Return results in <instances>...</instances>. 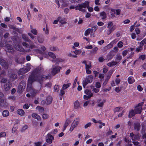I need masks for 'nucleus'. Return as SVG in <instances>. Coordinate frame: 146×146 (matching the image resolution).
<instances>
[{
	"label": "nucleus",
	"instance_id": "14",
	"mask_svg": "<svg viewBox=\"0 0 146 146\" xmlns=\"http://www.w3.org/2000/svg\"><path fill=\"white\" fill-rule=\"evenodd\" d=\"M70 122V119L68 118L66 120L64 125V128L63 131H64L66 129V127Z\"/></svg>",
	"mask_w": 146,
	"mask_h": 146
},
{
	"label": "nucleus",
	"instance_id": "54",
	"mask_svg": "<svg viewBox=\"0 0 146 146\" xmlns=\"http://www.w3.org/2000/svg\"><path fill=\"white\" fill-rule=\"evenodd\" d=\"M90 100H88L86 101L84 104L83 106L84 107L87 106L88 104L90 103Z\"/></svg>",
	"mask_w": 146,
	"mask_h": 146
},
{
	"label": "nucleus",
	"instance_id": "56",
	"mask_svg": "<svg viewBox=\"0 0 146 146\" xmlns=\"http://www.w3.org/2000/svg\"><path fill=\"white\" fill-rule=\"evenodd\" d=\"M92 123L91 122H89L86 124L84 126V128L85 129H86L89 127L91 125Z\"/></svg>",
	"mask_w": 146,
	"mask_h": 146
},
{
	"label": "nucleus",
	"instance_id": "17",
	"mask_svg": "<svg viewBox=\"0 0 146 146\" xmlns=\"http://www.w3.org/2000/svg\"><path fill=\"white\" fill-rule=\"evenodd\" d=\"M141 127V125L139 123H135L134 124V129L137 131H139Z\"/></svg>",
	"mask_w": 146,
	"mask_h": 146
},
{
	"label": "nucleus",
	"instance_id": "64",
	"mask_svg": "<svg viewBox=\"0 0 146 146\" xmlns=\"http://www.w3.org/2000/svg\"><path fill=\"white\" fill-rule=\"evenodd\" d=\"M105 59L103 58L102 57H100L98 58V60L100 62H102Z\"/></svg>",
	"mask_w": 146,
	"mask_h": 146
},
{
	"label": "nucleus",
	"instance_id": "1",
	"mask_svg": "<svg viewBox=\"0 0 146 146\" xmlns=\"http://www.w3.org/2000/svg\"><path fill=\"white\" fill-rule=\"evenodd\" d=\"M48 78V76L41 74L38 70H35L32 72L28 79L27 86L32 87L33 83L36 81L41 84Z\"/></svg>",
	"mask_w": 146,
	"mask_h": 146
},
{
	"label": "nucleus",
	"instance_id": "58",
	"mask_svg": "<svg viewBox=\"0 0 146 146\" xmlns=\"http://www.w3.org/2000/svg\"><path fill=\"white\" fill-rule=\"evenodd\" d=\"M2 77H1V83H5L7 82V80L6 78H2Z\"/></svg>",
	"mask_w": 146,
	"mask_h": 146
},
{
	"label": "nucleus",
	"instance_id": "13",
	"mask_svg": "<svg viewBox=\"0 0 146 146\" xmlns=\"http://www.w3.org/2000/svg\"><path fill=\"white\" fill-rule=\"evenodd\" d=\"M134 110L135 111L136 114H140L141 113L142 110V108L141 107H139L138 106H136L134 109Z\"/></svg>",
	"mask_w": 146,
	"mask_h": 146
},
{
	"label": "nucleus",
	"instance_id": "40",
	"mask_svg": "<svg viewBox=\"0 0 146 146\" xmlns=\"http://www.w3.org/2000/svg\"><path fill=\"white\" fill-rule=\"evenodd\" d=\"M31 32L34 35H36L37 34V31L35 29H32Z\"/></svg>",
	"mask_w": 146,
	"mask_h": 146
},
{
	"label": "nucleus",
	"instance_id": "46",
	"mask_svg": "<svg viewBox=\"0 0 146 146\" xmlns=\"http://www.w3.org/2000/svg\"><path fill=\"white\" fill-rule=\"evenodd\" d=\"M76 126H75V125L73 124V123H72L71 125V127H70V131L72 132L73 131L74 129L76 127Z\"/></svg>",
	"mask_w": 146,
	"mask_h": 146
},
{
	"label": "nucleus",
	"instance_id": "29",
	"mask_svg": "<svg viewBox=\"0 0 146 146\" xmlns=\"http://www.w3.org/2000/svg\"><path fill=\"white\" fill-rule=\"evenodd\" d=\"M17 75L15 73L12 74L10 76V78L12 79L13 81L16 79L17 78Z\"/></svg>",
	"mask_w": 146,
	"mask_h": 146
},
{
	"label": "nucleus",
	"instance_id": "5",
	"mask_svg": "<svg viewBox=\"0 0 146 146\" xmlns=\"http://www.w3.org/2000/svg\"><path fill=\"white\" fill-rule=\"evenodd\" d=\"M106 102V100H104L103 101H102L101 99H99L96 101V103L97 104L96 106V107L102 108L104 105V103Z\"/></svg>",
	"mask_w": 146,
	"mask_h": 146
},
{
	"label": "nucleus",
	"instance_id": "33",
	"mask_svg": "<svg viewBox=\"0 0 146 146\" xmlns=\"http://www.w3.org/2000/svg\"><path fill=\"white\" fill-rule=\"evenodd\" d=\"M91 31V30L90 28L87 29L85 31L84 35L85 36H87L89 35Z\"/></svg>",
	"mask_w": 146,
	"mask_h": 146
},
{
	"label": "nucleus",
	"instance_id": "55",
	"mask_svg": "<svg viewBox=\"0 0 146 146\" xmlns=\"http://www.w3.org/2000/svg\"><path fill=\"white\" fill-rule=\"evenodd\" d=\"M41 142L38 141L37 142H35L34 143V146H41Z\"/></svg>",
	"mask_w": 146,
	"mask_h": 146
},
{
	"label": "nucleus",
	"instance_id": "4",
	"mask_svg": "<svg viewBox=\"0 0 146 146\" xmlns=\"http://www.w3.org/2000/svg\"><path fill=\"white\" fill-rule=\"evenodd\" d=\"M5 50L6 52L10 53L12 54H13L15 51L12 45L9 44H7L5 45Z\"/></svg>",
	"mask_w": 146,
	"mask_h": 146
},
{
	"label": "nucleus",
	"instance_id": "12",
	"mask_svg": "<svg viewBox=\"0 0 146 146\" xmlns=\"http://www.w3.org/2000/svg\"><path fill=\"white\" fill-rule=\"evenodd\" d=\"M129 137L133 141L136 140L138 139V135L137 134H134L133 132L130 133Z\"/></svg>",
	"mask_w": 146,
	"mask_h": 146
},
{
	"label": "nucleus",
	"instance_id": "50",
	"mask_svg": "<svg viewBox=\"0 0 146 146\" xmlns=\"http://www.w3.org/2000/svg\"><path fill=\"white\" fill-rule=\"evenodd\" d=\"M50 49L51 51H55L57 50L58 48L56 47L51 46L50 47Z\"/></svg>",
	"mask_w": 146,
	"mask_h": 146
},
{
	"label": "nucleus",
	"instance_id": "10",
	"mask_svg": "<svg viewBox=\"0 0 146 146\" xmlns=\"http://www.w3.org/2000/svg\"><path fill=\"white\" fill-rule=\"evenodd\" d=\"M0 63L2 67L5 69L8 68V65L5 60L3 59H1L0 60Z\"/></svg>",
	"mask_w": 146,
	"mask_h": 146
},
{
	"label": "nucleus",
	"instance_id": "26",
	"mask_svg": "<svg viewBox=\"0 0 146 146\" xmlns=\"http://www.w3.org/2000/svg\"><path fill=\"white\" fill-rule=\"evenodd\" d=\"M10 88V86L9 84L6 83L4 86V88L5 91H8Z\"/></svg>",
	"mask_w": 146,
	"mask_h": 146
},
{
	"label": "nucleus",
	"instance_id": "30",
	"mask_svg": "<svg viewBox=\"0 0 146 146\" xmlns=\"http://www.w3.org/2000/svg\"><path fill=\"white\" fill-rule=\"evenodd\" d=\"M71 84L70 83H68L66 84H64L63 85L62 89L63 90H66L71 85Z\"/></svg>",
	"mask_w": 146,
	"mask_h": 146
},
{
	"label": "nucleus",
	"instance_id": "3",
	"mask_svg": "<svg viewBox=\"0 0 146 146\" xmlns=\"http://www.w3.org/2000/svg\"><path fill=\"white\" fill-rule=\"evenodd\" d=\"M93 77L92 75H90L86 77L82 82L83 86L84 88L88 84L91 83L93 80Z\"/></svg>",
	"mask_w": 146,
	"mask_h": 146
},
{
	"label": "nucleus",
	"instance_id": "37",
	"mask_svg": "<svg viewBox=\"0 0 146 146\" xmlns=\"http://www.w3.org/2000/svg\"><path fill=\"white\" fill-rule=\"evenodd\" d=\"M122 108L121 107H118L115 108L113 109V111L114 113L119 111H120V109Z\"/></svg>",
	"mask_w": 146,
	"mask_h": 146
},
{
	"label": "nucleus",
	"instance_id": "63",
	"mask_svg": "<svg viewBox=\"0 0 146 146\" xmlns=\"http://www.w3.org/2000/svg\"><path fill=\"white\" fill-rule=\"evenodd\" d=\"M120 81V79L116 78L115 79V82L117 85H118L119 84Z\"/></svg>",
	"mask_w": 146,
	"mask_h": 146
},
{
	"label": "nucleus",
	"instance_id": "49",
	"mask_svg": "<svg viewBox=\"0 0 146 146\" xmlns=\"http://www.w3.org/2000/svg\"><path fill=\"white\" fill-rule=\"evenodd\" d=\"M28 128V126L27 125H26L23 126L21 130V131L23 132L25 131L26 129H27Z\"/></svg>",
	"mask_w": 146,
	"mask_h": 146
},
{
	"label": "nucleus",
	"instance_id": "2",
	"mask_svg": "<svg viewBox=\"0 0 146 146\" xmlns=\"http://www.w3.org/2000/svg\"><path fill=\"white\" fill-rule=\"evenodd\" d=\"M89 6V3L88 1H85V2L81 4H79L75 7L76 10H79L84 13L85 12L86 10L85 9H82L83 8H88Z\"/></svg>",
	"mask_w": 146,
	"mask_h": 146
},
{
	"label": "nucleus",
	"instance_id": "41",
	"mask_svg": "<svg viewBox=\"0 0 146 146\" xmlns=\"http://www.w3.org/2000/svg\"><path fill=\"white\" fill-rule=\"evenodd\" d=\"M92 67L91 63L90 62L89 64H86L85 65V69H91Z\"/></svg>",
	"mask_w": 146,
	"mask_h": 146
},
{
	"label": "nucleus",
	"instance_id": "35",
	"mask_svg": "<svg viewBox=\"0 0 146 146\" xmlns=\"http://www.w3.org/2000/svg\"><path fill=\"white\" fill-rule=\"evenodd\" d=\"M146 44V38H145L140 43L139 46L143 47L144 44Z\"/></svg>",
	"mask_w": 146,
	"mask_h": 146
},
{
	"label": "nucleus",
	"instance_id": "11",
	"mask_svg": "<svg viewBox=\"0 0 146 146\" xmlns=\"http://www.w3.org/2000/svg\"><path fill=\"white\" fill-rule=\"evenodd\" d=\"M74 109H78L80 108V104L79 101L76 100L74 102Z\"/></svg>",
	"mask_w": 146,
	"mask_h": 146
},
{
	"label": "nucleus",
	"instance_id": "43",
	"mask_svg": "<svg viewBox=\"0 0 146 146\" xmlns=\"http://www.w3.org/2000/svg\"><path fill=\"white\" fill-rule=\"evenodd\" d=\"M6 73L5 71V70H2L0 74V78H1V77H3L5 75Z\"/></svg>",
	"mask_w": 146,
	"mask_h": 146
},
{
	"label": "nucleus",
	"instance_id": "23",
	"mask_svg": "<svg viewBox=\"0 0 146 146\" xmlns=\"http://www.w3.org/2000/svg\"><path fill=\"white\" fill-rule=\"evenodd\" d=\"M85 94L88 96H90L92 95V97L93 96V94L92 92L90 90L88 89H86L84 91Z\"/></svg>",
	"mask_w": 146,
	"mask_h": 146
},
{
	"label": "nucleus",
	"instance_id": "51",
	"mask_svg": "<svg viewBox=\"0 0 146 146\" xmlns=\"http://www.w3.org/2000/svg\"><path fill=\"white\" fill-rule=\"evenodd\" d=\"M128 50H126L123 51L122 52V55L123 56H125L127 54Z\"/></svg>",
	"mask_w": 146,
	"mask_h": 146
},
{
	"label": "nucleus",
	"instance_id": "21",
	"mask_svg": "<svg viewBox=\"0 0 146 146\" xmlns=\"http://www.w3.org/2000/svg\"><path fill=\"white\" fill-rule=\"evenodd\" d=\"M127 81L129 84H131L135 82V80L133 76H130L128 78Z\"/></svg>",
	"mask_w": 146,
	"mask_h": 146
},
{
	"label": "nucleus",
	"instance_id": "20",
	"mask_svg": "<svg viewBox=\"0 0 146 146\" xmlns=\"http://www.w3.org/2000/svg\"><path fill=\"white\" fill-rule=\"evenodd\" d=\"M113 71L112 70H109L108 72L106 74V78L109 79L111 77Z\"/></svg>",
	"mask_w": 146,
	"mask_h": 146
},
{
	"label": "nucleus",
	"instance_id": "42",
	"mask_svg": "<svg viewBox=\"0 0 146 146\" xmlns=\"http://www.w3.org/2000/svg\"><path fill=\"white\" fill-rule=\"evenodd\" d=\"M142 49L143 47L141 46H139L138 47L136 48L135 51L137 52H140L142 50Z\"/></svg>",
	"mask_w": 146,
	"mask_h": 146
},
{
	"label": "nucleus",
	"instance_id": "34",
	"mask_svg": "<svg viewBox=\"0 0 146 146\" xmlns=\"http://www.w3.org/2000/svg\"><path fill=\"white\" fill-rule=\"evenodd\" d=\"M48 54L50 57L53 59H55L56 58L55 54L52 52H49L48 53Z\"/></svg>",
	"mask_w": 146,
	"mask_h": 146
},
{
	"label": "nucleus",
	"instance_id": "52",
	"mask_svg": "<svg viewBox=\"0 0 146 146\" xmlns=\"http://www.w3.org/2000/svg\"><path fill=\"white\" fill-rule=\"evenodd\" d=\"M122 59V56L120 55H117L116 56V58L115 60H120Z\"/></svg>",
	"mask_w": 146,
	"mask_h": 146
},
{
	"label": "nucleus",
	"instance_id": "62",
	"mask_svg": "<svg viewBox=\"0 0 146 146\" xmlns=\"http://www.w3.org/2000/svg\"><path fill=\"white\" fill-rule=\"evenodd\" d=\"M22 45L26 48H28L29 47V45L28 44L25 42H23L22 43Z\"/></svg>",
	"mask_w": 146,
	"mask_h": 146
},
{
	"label": "nucleus",
	"instance_id": "47",
	"mask_svg": "<svg viewBox=\"0 0 146 146\" xmlns=\"http://www.w3.org/2000/svg\"><path fill=\"white\" fill-rule=\"evenodd\" d=\"M6 136V133L5 132H1L0 133V138L4 137Z\"/></svg>",
	"mask_w": 146,
	"mask_h": 146
},
{
	"label": "nucleus",
	"instance_id": "32",
	"mask_svg": "<svg viewBox=\"0 0 146 146\" xmlns=\"http://www.w3.org/2000/svg\"><path fill=\"white\" fill-rule=\"evenodd\" d=\"M37 108L38 109L40 113H42L44 112V109L43 107L38 106L36 108V109H37Z\"/></svg>",
	"mask_w": 146,
	"mask_h": 146
},
{
	"label": "nucleus",
	"instance_id": "60",
	"mask_svg": "<svg viewBox=\"0 0 146 146\" xmlns=\"http://www.w3.org/2000/svg\"><path fill=\"white\" fill-rule=\"evenodd\" d=\"M74 52L76 54H80L81 52V50H75V51H74Z\"/></svg>",
	"mask_w": 146,
	"mask_h": 146
},
{
	"label": "nucleus",
	"instance_id": "53",
	"mask_svg": "<svg viewBox=\"0 0 146 146\" xmlns=\"http://www.w3.org/2000/svg\"><path fill=\"white\" fill-rule=\"evenodd\" d=\"M54 90L55 91L58 92L59 90V89L58 85H55L54 86Z\"/></svg>",
	"mask_w": 146,
	"mask_h": 146
},
{
	"label": "nucleus",
	"instance_id": "25",
	"mask_svg": "<svg viewBox=\"0 0 146 146\" xmlns=\"http://www.w3.org/2000/svg\"><path fill=\"white\" fill-rule=\"evenodd\" d=\"M22 37L24 40L26 42H29L30 41V40L28 36L25 34H23L22 35Z\"/></svg>",
	"mask_w": 146,
	"mask_h": 146
},
{
	"label": "nucleus",
	"instance_id": "9",
	"mask_svg": "<svg viewBox=\"0 0 146 146\" xmlns=\"http://www.w3.org/2000/svg\"><path fill=\"white\" fill-rule=\"evenodd\" d=\"M29 70L24 68H21L18 71V74L20 75L23 74L27 72Z\"/></svg>",
	"mask_w": 146,
	"mask_h": 146
},
{
	"label": "nucleus",
	"instance_id": "59",
	"mask_svg": "<svg viewBox=\"0 0 146 146\" xmlns=\"http://www.w3.org/2000/svg\"><path fill=\"white\" fill-rule=\"evenodd\" d=\"M98 50V48L97 47H95L92 50V52L93 53H96V52Z\"/></svg>",
	"mask_w": 146,
	"mask_h": 146
},
{
	"label": "nucleus",
	"instance_id": "18",
	"mask_svg": "<svg viewBox=\"0 0 146 146\" xmlns=\"http://www.w3.org/2000/svg\"><path fill=\"white\" fill-rule=\"evenodd\" d=\"M111 11L112 12L114 13H115L117 15H119L121 11V10L120 9H111Z\"/></svg>",
	"mask_w": 146,
	"mask_h": 146
},
{
	"label": "nucleus",
	"instance_id": "48",
	"mask_svg": "<svg viewBox=\"0 0 146 146\" xmlns=\"http://www.w3.org/2000/svg\"><path fill=\"white\" fill-rule=\"evenodd\" d=\"M47 136L48 137V139H52V140H53L54 139V137L51 135L49 133H48L47 135Z\"/></svg>",
	"mask_w": 146,
	"mask_h": 146
},
{
	"label": "nucleus",
	"instance_id": "24",
	"mask_svg": "<svg viewBox=\"0 0 146 146\" xmlns=\"http://www.w3.org/2000/svg\"><path fill=\"white\" fill-rule=\"evenodd\" d=\"M113 23L112 22H110L108 23L107 27L110 29L112 28L113 30H114L115 29V28L113 26Z\"/></svg>",
	"mask_w": 146,
	"mask_h": 146
},
{
	"label": "nucleus",
	"instance_id": "31",
	"mask_svg": "<svg viewBox=\"0 0 146 146\" xmlns=\"http://www.w3.org/2000/svg\"><path fill=\"white\" fill-rule=\"evenodd\" d=\"M9 115V113L8 111L4 110L2 113V115L4 117H6L8 116Z\"/></svg>",
	"mask_w": 146,
	"mask_h": 146
},
{
	"label": "nucleus",
	"instance_id": "15",
	"mask_svg": "<svg viewBox=\"0 0 146 146\" xmlns=\"http://www.w3.org/2000/svg\"><path fill=\"white\" fill-rule=\"evenodd\" d=\"M136 114L134 110H131L129 111V114L128 115V117L131 118Z\"/></svg>",
	"mask_w": 146,
	"mask_h": 146
},
{
	"label": "nucleus",
	"instance_id": "19",
	"mask_svg": "<svg viewBox=\"0 0 146 146\" xmlns=\"http://www.w3.org/2000/svg\"><path fill=\"white\" fill-rule=\"evenodd\" d=\"M32 116L33 117L36 119L38 121L40 120L41 118L38 114L36 113H33L32 114Z\"/></svg>",
	"mask_w": 146,
	"mask_h": 146
},
{
	"label": "nucleus",
	"instance_id": "8",
	"mask_svg": "<svg viewBox=\"0 0 146 146\" xmlns=\"http://www.w3.org/2000/svg\"><path fill=\"white\" fill-rule=\"evenodd\" d=\"M25 84L23 82H21L18 86L17 92L18 93H21L23 90L25 88Z\"/></svg>",
	"mask_w": 146,
	"mask_h": 146
},
{
	"label": "nucleus",
	"instance_id": "16",
	"mask_svg": "<svg viewBox=\"0 0 146 146\" xmlns=\"http://www.w3.org/2000/svg\"><path fill=\"white\" fill-rule=\"evenodd\" d=\"M115 55V52L114 51L112 50L110 51L108 54L107 56V58L109 59H112L114 56Z\"/></svg>",
	"mask_w": 146,
	"mask_h": 146
},
{
	"label": "nucleus",
	"instance_id": "27",
	"mask_svg": "<svg viewBox=\"0 0 146 146\" xmlns=\"http://www.w3.org/2000/svg\"><path fill=\"white\" fill-rule=\"evenodd\" d=\"M79 123V118H77L75 119L72 123H73L74 125L77 126L78 125Z\"/></svg>",
	"mask_w": 146,
	"mask_h": 146
},
{
	"label": "nucleus",
	"instance_id": "28",
	"mask_svg": "<svg viewBox=\"0 0 146 146\" xmlns=\"http://www.w3.org/2000/svg\"><path fill=\"white\" fill-rule=\"evenodd\" d=\"M17 113L20 115H23L25 113V112L23 110L21 109H18L17 111Z\"/></svg>",
	"mask_w": 146,
	"mask_h": 146
},
{
	"label": "nucleus",
	"instance_id": "7",
	"mask_svg": "<svg viewBox=\"0 0 146 146\" xmlns=\"http://www.w3.org/2000/svg\"><path fill=\"white\" fill-rule=\"evenodd\" d=\"M52 97L50 96H48L47 97L46 101L42 100L41 103L43 104H46L47 105H49L52 103Z\"/></svg>",
	"mask_w": 146,
	"mask_h": 146
},
{
	"label": "nucleus",
	"instance_id": "39",
	"mask_svg": "<svg viewBox=\"0 0 146 146\" xmlns=\"http://www.w3.org/2000/svg\"><path fill=\"white\" fill-rule=\"evenodd\" d=\"M18 49H17V50L22 52H23L25 51V50L22 46H21L19 45H18Z\"/></svg>",
	"mask_w": 146,
	"mask_h": 146
},
{
	"label": "nucleus",
	"instance_id": "57",
	"mask_svg": "<svg viewBox=\"0 0 146 146\" xmlns=\"http://www.w3.org/2000/svg\"><path fill=\"white\" fill-rule=\"evenodd\" d=\"M121 88H120L119 87H116L115 88V90L116 92L119 93L121 91Z\"/></svg>",
	"mask_w": 146,
	"mask_h": 146
},
{
	"label": "nucleus",
	"instance_id": "22",
	"mask_svg": "<svg viewBox=\"0 0 146 146\" xmlns=\"http://www.w3.org/2000/svg\"><path fill=\"white\" fill-rule=\"evenodd\" d=\"M100 16L103 20L106 19L107 17V15L104 11H102L100 13Z\"/></svg>",
	"mask_w": 146,
	"mask_h": 146
},
{
	"label": "nucleus",
	"instance_id": "45",
	"mask_svg": "<svg viewBox=\"0 0 146 146\" xmlns=\"http://www.w3.org/2000/svg\"><path fill=\"white\" fill-rule=\"evenodd\" d=\"M92 97V95L87 96L86 95H84L83 96V98L84 100H88L90 98Z\"/></svg>",
	"mask_w": 146,
	"mask_h": 146
},
{
	"label": "nucleus",
	"instance_id": "44",
	"mask_svg": "<svg viewBox=\"0 0 146 146\" xmlns=\"http://www.w3.org/2000/svg\"><path fill=\"white\" fill-rule=\"evenodd\" d=\"M113 46V45L112 44H111V43H110L109 44H108L107 46L104 47V48L105 49L107 48L110 49Z\"/></svg>",
	"mask_w": 146,
	"mask_h": 146
},
{
	"label": "nucleus",
	"instance_id": "36",
	"mask_svg": "<svg viewBox=\"0 0 146 146\" xmlns=\"http://www.w3.org/2000/svg\"><path fill=\"white\" fill-rule=\"evenodd\" d=\"M123 43L122 41H120L117 43V46L118 48H122L123 46Z\"/></svg>",
	"mask_w": 146,
	"mask_h": 146
},
{
	"label": "nucleus",
	"instance_id": "61",
	"mask_svg": "<svg viewBox=\"0 0 146 146\" xmlns=\"http://www.w3.org/2000/svg\"><path fill=\"white\" fill-rule=\"evenodd\" d=\"M96 87L97 88H99L101 87L100 83L99 82H97L96 84Z\"/></svg>",
	"mask_w": 146,
	"mask_h": 146
},
{
	"label": "nucleus",
	"instance_id": "38",
	"mask_svg": "<svg viewBox=\"0 0 146 146\" xmlns=\"http://www.w3.org/2000/svg\"><path fill=\"white\" fill-rule=\"evenodd\" d=\"M65 93V91L63 90L62 89H61L60 90V93L59 94V96H62L64 95Z\"/></svg>",
	"mask_w": 146,
	"mask_h": 146
},
{
	"label": "nucleus",
	"instance_id": "6",
	"mask_svg": "<svg viewBox=\"0 0 146 146\" xmlns=\"http://www.w3.org/2000/svg\"><path fill=\"white\" fill-rule=\"evenodd\" d=\"M61 67L60 66H56L54 67L52 70V73L53 75H55L56 74L59 73L60 72V70Z\"/></svg>",
	"mask_w": 146,
	"mask_h": 146
}]
</instances>
